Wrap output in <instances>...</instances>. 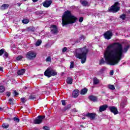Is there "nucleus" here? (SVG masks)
I'll use <instances>...</instances> for the list:
<instances>
[{
  "label": "nucleus",
  "mask_w": 130,
  "mask_h": 130,
  "mask_svg": "<svg viewBox=\"0 0 130 130\" xmlns=\"http://www.w3.org/2000/svg\"><path fill=\"white\" fill-rule=\"evenodd\" d=\"M5 90H6L5 86L3 85L0 86V93H4V92H5Z\"/></svg>",
  "instance_id": "obj_25"
},
{
  "label": "nucleus",
  "mask_w": 130,
  "mask_h": 130,
  "mask_svg": "<svg viewBox=\"0 0 130 130\" xmlns=\"http://www.w3.org/2000/svg\"><path fill=\"white\" fill-rule=\"evenodd\" d=\"M5 53V50L4 49L0 50V56H2V54H4Z\"/></svg>",
  "instance_id": "obj_38"
},
{
  "label": "nucleus",
  "mask_w": 130,
  "mask_h": 130,
  "mask_svg": "<svg viewBox=\"0 0 130 130\" xmlns=\"http://www.w3.org/2000/svg\"><path fill=\"white\" fill-rule=\"evenodd\" d=\"M9 7H10L9 4H5L1 6L0 9L2 11H4V10H6V9H9Z\"/></svg>",
  "instance_id": "obj_17"
},
{
  "label": "nucleus",
  "mask_w": 130,
  "mask_h": 130,
  "mask_svg": "<svg viewBox=\"0 0 130 130\" xmlns=\"http://www.w3.org/2000/svg\"><path fill=\"white\" fill-rule=\"evenodd\" d=\"M51 29V32H52V34H57L58 33V28H57V26L56 25H51L50 27Z\"/></svg>",
  "instance_id": "obj_10"
},
{
  "label": "nucleus",
  "mask_w": 130,
  "mask_h": 130,
  "mask_svg": "<svg viewBox=\"0 0 130 130\" xmlns=\"http://www.w3.org/2000/svg\"><path fill=\"white\" fill-rule=\"evenodd\" d=\"M4 110V108L0 107V111Z\"/></svg>",
  "instance_id": "obj_53"
},
{
  "label": "nucleus",
  "mask_w": 130,
  "mask_h": 130,
  "mask_svg": "<svg viewBox=\"0 0 130 130\" xmlns=\"http://www.w3.org/2000/svg\"><path fill=\"white\" fill-rule=\"evenodd\" d=\"M80 94V91L78 89H75L72 93V96L74 98H77Z\"/></svg>",
  "instance_id": "obj_16"
},
{
  "label": "nucleus",
  "mask_w": 130,
  "mask_h": 130,
  "mask_svg": "<svg viewBox=\"0 0 130 130\" xmlns=\"http://www.w3.org/2000/svg\"><path fill=\"white\" fill-rule=\"evenodd\" d=\"M88 99L92 102H98V97L93 95H91L88 96Z\"/></svg>",
  "instance_id": "obj_13"
},
{
  "label": "nucleus",
  "mask_w": 130,
  "mask_h": 130,
  "mask_svg": "<svg viewBox=\"0 0 130 130\" xmlns=\"http://www.w3.org/2000/svg\"><path fill=\"white\" fill-rule=\"evenodd\" d=\"M51 4H52V1L51 0H46L42 3V5L44 8H49Z\"/></svg>",
  "instance_id": "obj_12"
},
{
  "label": "nucleus",
  "mask_w": 130,
  "mask_h": 130,
  "mask_svg": "<svg viewBox=\"0 0 130 130\" xmlns=\"http://www.w3.org/2000/svg\"><path fill=\"white\" fill-rule=\"evenodd\" d=\"M101 93L102 94H105V91H102Z\"/></svg>",
  "instance_id": "obj_54"
},
{
  "label": "nucleus",
  "mask_w": 130,
  "mask_h": 130,
  "mask_svg": "<svg viewBox=\"0 0 130 130\" xmlns=\"http://www.w3.org/2000/svg\"><path fill=\"white\" fill-rule=\"evenodd\" d=\"M9 103L11 105H14V99H10L9 100Z\"/></svg>",
  "instance_id": "obj_34"
},
{
  "label": "nucleus",
  "mask_w": 130,
  "mask_h": 130,
  "mask_svg": "<svg viewBox=\"0 0 130 130\" xmlns=\"http://www.w3.org/2000/svg\"><path fill=\"white\" fill-rule=\"evenodd\" d=\"M78 21V18L72 14V12L67 10L62 16V25L63 27L67 25L75 24Z\"/></svg>",
  "instance_id": "obj_2"
},
{
  "label": "nucleus",
  "mask_w": 130,
  "mask_h": 130,
  "mask_svg": "<svg viewBox=\"0 0 130 130\" xmlns=\"http://www.w3.org/2000/svg\"><path fill=\"white\" fill-rule=\"evenodd\" d=\"M7 95L8 97H10V96H11V92H7Z\"/></svg>",
  "instance_id": "obj_48"
},
{
  "label": "nucleus",
  "mask_w": 130,
  "mask_h": 130,
  "mask_svg": "<svg viewBox=\"0 0 130 130\" xmlns=\"http://www.w3.org/2000/svg\"><path fill=\"white\" fill-rule=\"evenodd\" d=\"M4 57H5L6 58H8V57H9V53L7 52H5L4 51Z\"/></svg>",
  "instance_id": "obj_36"
},
{
  "label": "nucleus",
  "mask_w": 130,
  "mask_h": 130,
  "mask_svg": "<svg viewBox=\"0 0 130 130\" xmlns=\"http://www.w3.org/2000/svg\"><path fill=\"white\" fill-rule=\"evenodd\" d=\"M29 30H30V31H31L32 32H34V31H35V28L34 27H31H31H30L29 28Z\"/></svg>",
  "instance_id": "obj_46"
},
{
  "label": "nucleus",
  "mask_w": 130,
  "mask_h": 130,
  "mask_svg": "<svg viewBox=\"0 0 130 130\" xmlns=\"http://www.w3.org/2000/svg\"><path fill=\"white\" fill-rule=\"evenodd\" d=\"M82 119H86L85 117H82Z\"/></svg>",
  "instance_id": "obj_56"
},
{
  "label": "nucleus",
  "mask_w": 130,
  "mask_h": 130,
  "mask_svg": "<svg viewBox=\"0 0 130 130\" xmlns=\"http://www.w3.org/2000/svg\"><path fill=\"white\" fill-rule=\"evenodd\" d=\"M87 92H88V89L85 88L81 90L80 94L81 95H85V94H86Z\"/></svg>",
  "instance_id": "obj_22"
},
{
  "label": "nucleus",
  "mask_w": 130,
  "mask_h": 130,
  "mask_svg": "<svg viewBox=\"0 0 130 130\" xmlns=\"http://www.w3.org/2000/svg\"><path fill=\"white\" fill-rule=\"evenodd\" d=\"M113 74H114V71L113 70H111L110 72V75L111 76H113Z\"/></svg>",
  "instance_id": "obj_45"
},
{
  "label": "nucleus",
  "mask_w": 130,
  "mask_h": 130,
  "mask_svg": "<svg viewBox=\"0 0 130 130\" xmlns=\"http://www.w3.org/2000/svg\"><path fill=\"white\" fill-rule=\"evenodd\" d=\"M126 18V15L124 14H122L120 16V18L122 19L123 20H125Z\"/></svg>",
  "instance_id": "obj_28"
},
{
  "label": "nucleus",
  "mask_w": 130,
  "mask_h": 130,
  "mask_svg": "<svg viewBox=\"0 0 130 130\" xmlns=\"http://www.w3.org/2000/svg\"><path fill=\"white\" fill-rule=\"evenodd\" d=\"M23 1H24V2H26L27 0H23Z\"/></svg>",
  "instance_id": "obj_57"
},
{
  "label": "nucleus",
  "mask_w": 130,
  "mask_h": 130,
  "mask_svg": "<svg viewBox=\"0 0 130 130\" xmlns=\"http://www.w3.org/2000/svg\"><path fill=\"white\" fill-rule=\"evenodd\" d=\"M61 102L62 103V105H63V106H66V105H67V103H66V100H61Z\"/></svg>",
  "instance_id": "obj_39"
},
{
  "label": "nucleus",
  "mask_w": 130,
  "mask_h": 130,
  "mask_svg": "<svg viewBox=\"0 0 130 130\" xmlns=\"http://www.w3.org/2000/svg\"><path fill=\"white\" fill-rule=\"evenodd\" d=\"M44 118H45V115H39L34 120V123L35 124H40V123H42V121Z\"/></svg>",
  "instance_id": "obj_7"
},
{
  "label": "nucleus",
  "mask_w": 130,
  "mask_h": 130,
  "mask_svg": "<svg viewBox=\"0 0 130 130\" xmlns=\"http://www.w3.org/2000/svg\"><path fill=\"white\" fill-rule=\"evenodd\" d=\"M79 38H80V40H82V39H83V40H85V39H86V38L85 37V36H84V35H81V36Z\"/></svg>",
  "instance_id": "obj_44"
},
{
  "label": "nucleus",
  "mask_w": 130,
  "mask_h": 130,
  "mask_svg": "<svg viewBox=\"0 0 130 130\" xmlns=\"http://www.w3.org/2000/svg\"><path fill=\"white\" fill-rule=\"evenodd\" d=\"M118 6H119V3L118 2H115L114 5L108 9V12H109V13H117V12L120 10V7H118Z\"/></svg>",
  "instance_id": "obj_4"
},
{
  "label": "nucleus",
  "mask_w": 130,
  "mask_h": 130,
  "mask_svg": "<svg viewBox=\"0 0 130 130\" xmlns=\"http://www.w3.org/2000/svg\"><path fill=\"white\" fill-rule=\"evenodd\" d=\"M67 50H68V48H67L66 47H63L62 49V52L64 53V52H66V51H67Z\"/></svg>",
  "instance_id": "obj_40"
},
{
  "label": "nucleus",
  "mask_w": 130,
  "mask_h": 130,
  "mask_svg": "<svg viewBox=\"0 0 130 130\" xmlns=\"http://www.w3.org/2000/svg\"><path fill=\"white\" fill-rule=\"evenodd\" d=\"M123 53L122 45L116 42L107 46V50L104 54V57L110 66H115L118 64V62L121 60Z\"/></svg>",
  "instance_id": "obj_1"
},
{
  "label": "nucleus",
  "mask_w": 130,
  "mask_h": 130,
  "mask_svg": "<svg viewBox=\"0 0 130 130\" xmlns=\"http://www.w3.org/2000/svg\"><path fill=\"white\" fill-rule=\"evenodd\" d=\"M107 108H108V106L107 105L101 106L100 107L99 111L100 112H103V111H105Z\"/></svg>",
  "instance_id": "obj_15"
},
{
  "label": "nucleus",
  "mask_w": 130,
  "mask_h": 130,
  "mask_svg": "<svg viewBox=\"0 0 130 130\" xmlns=\"http://www.w3.org/2000/svg\"><path fill=\"white\" fill-rule=\"evenodd\" d=\"M46 61L47 62L51 61V57L50 56H48L46 59Z\"/></svg>",
  "instance_id": "obj_37"
},
{
  "label": "nucleus",
  "mask_w": 130,
  "mask_h": 130,
  "mask_svg": "<svg viewBox=\"0 0 130 130\" xmlns=\"http://www.w3.org/2000/svg\"><path fill=\"white\" fill-rule=\"evenodd\" d=\"M109 110L110 112L113 113L114 115H116V114H118V110H117V108L115 106H109L108 107Z\"/></svg>",
  "instance_id": "obj_9"
},
{
  "label": "nucleus",
  "mask_w": 130,
  "mask_h": 130,
  "mask_svg": "<svg viewBox=\"0 0 130 130\" xmlns=\"http://www.w3.org/2000/svg\"><path fill=\"white\" fill-rule=\"evenodd\" d=\"M17 5H18V7H21L22 3H17Z\"/></svg>",
  "instance_id": "obj_50"
},
{
  "label": "nucleus",
  "mask_w": 130,
  "mask_h": 130,
  "mask_svg": "<svg viewBox=\"0 0 130 130\" xmlns=\"http://www.w3.org/2000/svg\"><path fill=\"white\" fill-rule=\"evenodd\" d=\"M21 100L22 103H25V102H26V100L25 99V98H21Z\"/></svg>",
  "instance_id": "obj_41"
},
{
  "label": "nucleus",
  "mask_w": 130,
  "mask_h": 130,
  "mask_svg": "<svg viewBox=\"0 0 130 130\" xmlns=\"http://www.w3.org/2000/svg\"><path fill=\"white\" fill-rule=\"evenodd\" d=\"M32 2H33V3H37V2H38V1L39 0H31Z\"/></svg>",
  "instance_id": "obj_49"
},
{
  "label": "nucleus",
  "mask_w": 130,
  "mask_h": 130,
  "mask_svg": "<svg viewBox=\"0 0 130 130\" xmlns=\"http://www.w3.org/2000/svg\"><path fill=\"white\" fill-rule=\"evenodd\" d=\"M103 35L105 39L109 40L110 39H111V38L113 36V34L110 30H108L105 32Z\"/></svg>",
  "instance_id": "obj_8"
},
{
  "label": "nucleus",
  "mask_w": 130,
  "mask_h": 130,
  "mask_svg": "<svg viewBox=\"0 0 130 130\" xmlns=\"http://www.w3.org/2000/svg\"><path fill=\"white\" fill-rule=\"evenodd\" d=\"M59 1H62V0H59Z\"/></svg>",
  "instance_id": "obj_59"
},
{
  "label": "nucleus",
  "mask_w": 130,
  "mask_h": 130,
  "mask_svg": "<svg viewBox=\"0 0 130 130\" xmlns=\"http://www.w3.org/2000/svg\"><path fill=\"white\" fill-rule=\"evenodd\" d=\"M89 52V49L86 46L77 49L75 53V57L78 59H81V63H85L87 60V54Z\"/></svg>",
  "instance_id": "obj_3"
},
{
  "label": "nucleus",
  "mask_w": 130,
  "mask_h": 130,
  "mask_svg": "<svg viewBox=\"0 0 130 130\" xmlns=\"http://www.w3.org/2000/svg\"><path fill=\"white\" fill-rule=\"evenodd\" d=\"M81 4L83 7H87L89 6V3L87 1H81Z\"/></svg>",
  "instance_id": "obj_19"
},
{
  "label": "nucleus",
  "mask_w": 130,
  "mask_h": 130,
  "mask_svg": "<svg viewBox=\"0 0 130 130\" xmlns=\"http://www.w3.org/2000/svg\"><path fill=\"white\" fill-rule=\"evenodd\" d=\"M108 88L110 89V90H115V87H114V85H111V84H109L108 85Z\"/></svg>",
  "instance_id": "obj_26"
},
{
  "label": "nucleus",
  "mask_w": 130,
  "mask_h": 130,
  "mask_svg": "<svg viewBox=\"0 0 130 130\" xmlns=\"http://www.w3.org/2000/svg\"><path fill=\"white\" fill-rule=\"evenodd\" d=\"M42 43V41H41V40H38L36 43V46H40V44H41Z\"/></svg>",
  "instance_id": "obj_29"
},
{
  "label": "nucleus",
  "mask_w": 130,
  "mask_h": 130,
  "mask_svg": "<svg viewBox=\"0 0 130 130\" xmlns=\"http://www.w3.org/2000/svg\"><path fill=\"white\" fill-rule=\"evenodd\" d=\"M105 62V60H104V58H102L100 61V65L101 66L102 64H104V63Z\"/></svg>",
  "instance_id": "obj_35"
},
{
  "label": "nucleus",
  "mask_w": 130,
  "mask_h": 130,
  "mask_svg": "<svg viewBox=\"0 0 130 130\" xmlns=\"http://www.w3.org/2000/svg\"><path fill=\"white\" fill-rule=\"evenodd\" d=\"M129 47H130L129 45L125 46V47L123 48V50H124V52H125V53H126V52H127V50H128V49H129Z\"/></svg>",
  "instance_id": "obj_23"
},
{
  "label": "nucleus",
  "mask_w": 130,
  "mask_h": 130,
  "mask_svg": "<svg viewBox=\"0 0 130 130\" xmlns=\"http://www.w3.org/2000/svg\"><path fill=\"white\" fill-rule=\"evenodd\" d=\"M80 126H81V127H84V125H80Z\"/></svg>",
  "instance_id": "obj_55"
},
{
  "label": "nucleus",
  "mask_w": 130,
  "mask_h": 130,
  "mask_svg": "<svg viewBox=\"0 0 130 130\" xmlns=\"http://www.w3.org/2000/svg\"><path fill=\"white\" fill-rule=\"evenodd\" d=\"M93 84L94 85H97L99 84V79L97 78H93Z\"/></svg>",
  "instance_id": "obj_24"
},
{
  "label": "nucleus",
  "mask_w": 130,
  "mask_h": 130,
  "mask_svg": "<svg viewBox=\"0 0 130 130\" xmlns=\"http://www.w3.org/2000/svg\"><path fill=\"white\" fill-rule=\"evenodd\" d=\"M43 129H45V130H49V127H48L47 126H44L43 127Z\"/></svg>",
  "instance_id": "obj_43"
},
{
  "label": "nucleus",
  "mask_w": 130,
  "mask_h": 130,
  "mask_svg": "<svg viewBox=\"0 0 130 130\" xmlns=\"http://www.w3.org/2000/svg\"><path fill=\"white\" fill-rule=\"evenodd\" d=\"M2 127H3V128H8V127H9V124L7 123H4L2 124Z\"/></svg>",
  "instance_id": "obj_30"
},
{
  "label": "nucleus",
  "mask_w": 130,
  "mask_h": 130,
  "mask_svg": "<svg viewBox=\"0 0 130 130\" xmlns=\"http://www.w3.org/2000/svg\"><path fill=\"white\" fill-rule=\"evenodd\" d=\"M29 22H30V20L27 19H23L22 20V23H23V24H28Z\"/></svg>",
  "instance_id": "obj_27"
},
{
  "label": "nucleus",
  "mask_w": 130,
  "mask_h": 130,
  "mask_svg": "<svg viewBox=\"0 0 130 130\" xmlns=\"http://www.w3.org/2000/svg\"><path fill=\"white\" fill-rule=\"evenodd\" d=\"M44 75L45 77H47V78H51V77L56 76L57 75V72H56L55 70H50L48 68L45 71Z\"/></svg>",
  "instance_id": "obj_5"
},
{
  "label": "nucleus",
  "mask_w": 130,
  "mask_h": 130,
  "mask_svg": "<svg viewBox=\"0 0 130 130\" xmlns=\"http://www.w3.org/2000/svg\"><path fill=\"white\" fill-rule=\"evenodd\" d=\"M83 21H84V17H81L79 18V22L80 23H82Z\"/></svg>",
  "instance_id": "obj_42"
},
{
  "label": "nucleus",
  "mask_w": 130,
  "mask_h": 130,
  "mask_svg": "<svg viewBox=\"0 0 130 130\" xmlns=\"http://www.w3.org/2000/svg\"><path fill=\"white\" fill-rule=\"evenodd\" d=\"M97 114L95 113H87L86 115H85V116H86V117H88L91 120H94L95 118H96Z\"/></svg>",
  "instance_id": "obj_11"
},
{
  "label": "nucleus",
  "mask_w": 130,
  "mask_h": 130,
  "mask_svg": "<svg viewBox=\"0 0 130 130\" xmlns=\"http://www.w3.org/2000/svg\"><path fill=\"white\" fill-rule=\"evenodd\" d=\"M70 63V69H74V68H75V62H74L73 61H71Z\"/></svg>",
  "instance_id": "obj_32"
},
{
  "label": "nucleus",
  "mask_w": 130,
  "mask_h": 130,
  "mask_svg": "<svg viewBox=\"0 0 130 130\" xmlns=\"http://www.w3.org/2000/svg\"><path fill=\"white\" fill-rule=\"evenodd\" d=\"M0 72H4V70H3V68L0 67Z\"/></svg>",
  "instance_id": "obj_51"
},
{
  "label": "nucleus",
  "mask_w": 130,
  "mask_h": 130,
  "mask_svg": "<svg viewBox=\"0 0 130 130\" xmlns=\"http://www.w3.org/2000/svg\"><path fill=\"white\" fill-rule=\"evenodd\" d=\"M71 107H72V105L71 104H69L67 106L64 107L63 109L62 110V111L63 112H64L67 110H69V109H70Z\"/></svg>",
  "instance_id": "obj_20"
},
{
  "label": "nucleus",
  "mask_w": 130,
  "mask_h": 130,
  "mask_svg": "<svg viewBox=\"0 0 130 130\" xmlns=\"http://www.w3.org/2000/svg\"><path fill=\"white\" fill-rule=\"evenodd\" d=\"M14 96H18V95H19V93L17 92L16 90L14 91Z\"/></svg>",
  "instance_id": "obj_47"
},
{
  "label": "nucleus",
  "mask_w": 130,
  "mask_h": 130,
  "mask_svg": "<svg viewBox=\"0 0 130 130\" xmlns=\"http://www.w3.org/2000/svg\"><path fill=\"white\" fill-rule=\"evenodd\" d=\"M24 58V57L22 55H19L18 56L16 57V60H22Z\"/></svg>",
  "instance_id": "obj_31"
},
{
  "label": "nucleus",
  "mask_w": 130,
  "mask_h": 130,
  "mask_svg": "<svg viewBox=\"0 0 130 130\" xmlns=\"http://www.w3.org/2000/svg\"><path fill=\"white\" fill-rule=\"evenodd\" d=\"M100 1H102V2L103 0H100Z\"/></svg>",
  "instance_id": "obj_58"
},
{
  "label": "nucleus",
  "mask_w": 130,
  "mask_h": 130,
  "mask_svg": "<svg viewBox=\"0 0 130 130\" xmlns=\"http://www.w3.org/2000/svg\"><path fill=\"white\" fill-rule=\"evenodd\" d=\"M67 83L69 85L73 84V78L72 77H68L67 79Z\"/></svg>",
  "instance_id": "obj_21"
},
{
  "label": "nucleus",
  "mask_w": 130,
  "mask_h": 130,
  "mask_svg": "<svg viewBox=\"0 0 130 130\" xmlns=\"http://www.w3.org/2000/svg\"><path fill=\"white\" fill-rule=\"evenodd\" d=\"M14 121L15 122H20V119L17 117H15L13 118Z\"/></svg>",
  "instance_id": "obj_33"
},
{
  "label": "nucleus",
  "mask_w": 130,
  "mask_h": 130,
  "mask_svg": "<svg viewBox=\"0 0 130 130\" xmlns=\"http://www.w3.org/2000/svg\"><path fill=\"white\" fill-rule=\"evenodd\" d=\"M37 55V53L33 51H29L26 54V57L28 60H33Z\"/></svg>",
  "instance_id": "obj_6"
},
{
  "label": "nucleus",
  "mask_w": 130,
  "mask_h": 130,
  "mask_svg": "<svg viewBox=\"0 0 130 130\" xmlns=\"http://www.w3.org/2000/svg\"><path fill=\"white\" fill-rule=\"evenodd\" d=\"M25 72H26V69H25L18 70L17 72V75H18V76H22L25 74Z\"/></svg>",
  "instance_id": "obj_18"
},
{
  "label": "nucleus",
  "mask_w": 130,
  "mask_h": 130,
  "mask_svg": "<svg viewBox=\"0 0 130 130\" xmlns=\"http://www.w3.org/2000/svg\"><path fill=\"white\" fill-rule=\"evenodd\" d=\"M37 96L38 95L35 93H31L30 95H29L28 98V100H36L37 99Z\"/></svg>",
  "instance_id": "obj_14"
},
{
  "label": "nucleus",
  "mask_w": 130,
  "mask_h": 130,
  "mask_svg": "<svg viewBox=\"0 0 130 130\" xmlns=\"http://www.w3.org/2000/svg\"><path fill=\"white\" fill-rule=\"evenodd\" d=\"M23 89H24V90H27V89H28V87H26V86H24V87H23Z\"/></svg>",
  "instance_id": "obj_52"
}]
</instances>
